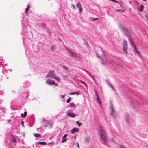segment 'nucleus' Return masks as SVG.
<instances>
[{
	"instance_id": "a19ab883",
	"label": "nucleus",
	"mask_w": 148,
	"mask_h": 148,
	"mask_svg": "<svg viewBox=\"0 0 148 148\" xmlns=\"http://www.w3.org/2000/svg\"><path fill=\"white\" fill-rule=\"evenodd\" d=\"M144 1H146V0H143Z\"/></svg>"
},
{
	"instance_id": "0eeeda50",
	"label": "nucleus",
	"mask_w": 148,
	"mask_h": 148,
	"mask_svg": "<svg viewBox=\"0 0 148 148\" xmlns=\"http://www.w3.org/2000/svg\"><path fill=\"white\" fill-rule=\"evenodd\" d=\"M95 95L97 97V103H99L100 104H101V102L100 99L99 98V96L98 95L97 92H96V93L95 94Z\"/></svg>"
},
{
	"instance_id": "423d86ee",
	"label": "nucleus",
	"mask_w": 148,
	"mask_h": 148,
	"mask_svg": "<svg viewBox=\"0 0 148 148\" xmlns=\"http://www.w3.org/2000/svg\"><path fill=\"white\" fill-rule=\"evenodd\" d=\"M68 52L69 53H70L71 56L75 58H77L78 57L77 54L75 52L71 50H69Z\"/></svg>"
},
{
	"instance_id": "9b49d317",
	"label": "nucleus",
	"mask_w": 148,
	"mask_h": 148,
	"mask_svg": "<svg viewBox=\"0 0 148 148\" xmlns=\"http://www.w3.org/2000/svg\"><path fill=\"white\" fill-rule=\"evenodd\" d=\"M68 115L70 116L73 118H74L75 117V114L73 113H69Z\"/></svg>"
},
{
	"instance_id": "2eb2a0df",
	"label": "nucleus",
	"mask_w": 148,
	"mask_h": 148,
	"mask_svg": "<svg viewBox=\"0 0 148 148\" xmlns=\"http://www.w3.org/2000/svg\"><path fill=\"white\" fill-rule=\"evenodd\" d=\"M67 136V134H65L64 135L63 137V139L64 140L62 141V142H65L67 140V139L66 138L65 139V138Z\"/></svg>"
},
{
	"instance_id": "4c0bfd02",
	"label": "nucleus",
	"mask_w": 148,
	"mask_h": 148,
	"mask_svg": "<svg viewBox=\"0 0 148 148\" xmlns=\"http://www.w3.org/2000/svg\"><path fill=\"white\" fill-rule=\"evenodd\" d=\"M22 124L23 125L24 122H23V121H22Z\"/></svg>"
},
{
	"instance_id": "6ab92c4d",
	"label": "nucleus",
	"mask_w": 148,
	"mask_h": 148,
	"mask_svg": "<svg viewBox=\"0 0 148 148\" xmlns=\"http://www.w3.org/2000/svg\"><path fill=\"white\" fill-rule=\"evenodd\" d=\"M76 123L77 124L79 127H80L82 125V123L79 122L78 121H77Z\"/></svg>"
},
{
	"instance_id": "6e6552de",
	"label": "nucleus",
	"mask_w": 148,
	"mask_h": 148,
	"mask_svg": "<svg viewBox=\"0 0 148 148\" xmlns=\"http://www.w3.org/2000/svg\"><path fill=\"white\" fill-rule=\"evenodd\" d=\"M79 130L77 128H73L71 131V133L73 134L75 133L76 132H79Z\"/></svg>"
},
{
	"instance_id": "39448f33",
	"label": "nucleus",
	"mask_w": 148,
	"mask_h": 148,
	"mask_svg": "<svg viewBox=\"0 0 148 148\" xmlns=\"http://www.w3.org/2000/svg\"><path fill=\"white\" fill-rule=\"evenodd\" d=\"M110 113L111 115L115 117V115L116 114L115 110L112 106L110 107Z\"/></svg>"
},
{
	"instance_id": "4be33fe9",
	"label": "nucleus",
	"mask_w": 148,
	"mask_h": 148,
	"mask_svg": "<svg viewBox=\"0 0 148 148\" xmlns=\"http://www.w3.org/2000/svg\"><path fill=\"white\" fill-rule=\"evenodd\" d=\"M144 6L143 5H141V6H140V11H142L143 10V9L144 8Z\"/></svg>"
},
{
	"instance_id": "7ed1b4c3",
	"label": "nucleus",
	"mask_w": 148,
	"mask_h": 148,
	"mask_svg": "<svg viewBox=\"0 0 148 148\" xmlns=\"http://www.w3.org/2000/svg\"><path fill=\"white\" fill-rule=\"evenodd\" d=\"M120 27L121 28V30L125 33V34L128 36H129L130 35V31L127 28L125 27L122 25L120 24L119 25Z\"/></svg>"
},
{
	"instance_id": "58836bf2",
	"label": "nucleus",
	"mask_w": 148,
	"mask_h": 148,
	"mask_svg": "<svg viewBox=\"0 0 148 148\" xmlns=\"http://www.w3.org/2000/svg\"><path fill=\"white\" fill-rule=\"evenodd\" d=\"M51 77H53V78H54V77H55L54 76V75H52V76H51Z\"/></svg>"
},
{
	"instance_id": "f704fd0d",
	"label": "nucleus",
	"mask_w": 148,
	"mask_h": 148,
	"mask_svg": "<svg viewBox=\"0 0 148 148\" xmlns=\"http://www.w3.org/2000/svg\"><path fill=\"white\" fill-rule=\"evenodd\" d=\"M72 5L73 7V9L75 10V7L74 5V4H72Z\"/></svg>"
},
{
	"instance_id": "e433bc0d",
	"label": "nucleus",
	"mask_w": 148,
	"mask_h": 148,
	"mask_svg": "<svg viewBox=\"0 0 148 148\" xmlns=\"http://www.w3.org/2000/svg\"><path fill=\"white\" fill-rule=\"evenodd\" d=\"M98 19V18H93V20H97Z\"/></svg>"
},
{
	"instance_id": "5701e85b",
	"label": "nucleus",
	"mask_w": 148,
	"mask_h": 148,
	"mask_svg": "<svg viewBox=\"0 0 148 148\" xmlns=\"http://www.w3.org/2000/svg\"><path fill=\"white\" fill-rule=\"evenodd\" d=\"M77 94V95H78L79 94V93H78V92H74L71 93H70V95H74V94Z\"/></svg>"
},
{
	"instance_id": "f8f14e48",
	"label": "nucleus",
	"mask_w": 148,
	"mask_h": 148,
	"mask_svg": "<svg viewBox=\"0 0 148 148\" xmlns=\"http://www.w3.org/2000/svg\"><path fill=\"white\" fill-rule=\"evenodd\" d=\"M27 115V112L25 111L24 112V114L22 113L21 114V116L23 118H25Z\"/></svg>"
},
{
	"instance_id": "f03ea898",
	"label": "nucleus",
	"mask_w": 148,
	"mask_h": 148,
	"mask_svg": "<svg viewBox=\"0 0 148 148\" xmlns=\"http://www.w3.org/2000/svg\"><path fill=\"white\" fill-rule=\"evenodd\" d=\"M128 44L127 42L125 39L123 40V51L125 54L127 55V54Z\"/></svg>"
},
{
	"instance_id": "ddd939ff",
	"label": "nucleus",
	"mask_w": 148,
	"mask_h": 148,
	"mask_svg": "<svg viewBox=\"0 0 148 148\" xmlns=\"http://www.w3.org/2000/svg\"><path fill=\"white\" fill-rule=\"evenodd\" d=\"M34 136L35 137H41V135L40 134L38 133H34Z\"/></svg>"
},
{
	"instance_id": "f3484780",
	"label": "nucleus",
	"mask_w": 148,
	"mask_h": 148,
	"mask_svg": "<svg viewBox=\"0 0 148 148\" xmlns=\"http://www.w3.org/2000/svg\"><path fill=\"white\" fill-rule=\"evenodd\" d=\"M38 144H39L42 145H45L46 144V143L44 142H38Z\"/></svg>"
},
{
	"instance_id": "9d476101",
	"label": "nucleus",
	"mask_w": 148,
	"mask_h": 148,
	"mask_svg": "<svg viewBox=\"0 0 148 148\" xmlns=\"http://www.w3.org/2000/svg\"><path fill=\"white\" fill-rule=\"evenodd\" d=\"M54 70H51L50 71L47 75H46V77L47 78L49 77L54 72Z\"/></svg>"
},
{
	"instance_id": "bb28decb",
	"label": "nucleus",
	"mask_w": 148,
	"mask_h": 148,
	"mask_svg": "<svg viewBox=\"0 0 148 148\" xmlns=\"http://www.w3.org/2000/svg\"><path fill=\"white\" fill-rule=\"evenodd\" d=\"M76 145L77 147H78V148H79V143H76Z\"/></svg>"
},
{
	"instance_id": "cd10ccee",
	"label": "nucleus",
	"mask_w": 148,
	"mask_h": 148,
	"mask_svg": "<svg viewBox=\"0 0 148 148\" xmlns=\"http://www.w3.org/2000/svg\"><path fill=\"white\" fill-rule=\"evenodd\" d=\"M109 84L110 85V86L113 89H115L114 87L112 86L111 84Z\"/></svg>"
},
{
	"instance_id": "aec40b11",
	"label": "nucleus",
	"mask_w": 148,
	"mask_h": 148,
	"mask_svg": "<svg viewBox=\"0 0 148 148\" xmlns=\"http://www.w3.org/2000/svg\"><path fill=\"white\" fill-rule=\"evenodd\" d=\"M12 142H15L16 141V139L13 136H12Z\"/></svg>"
},
{
	"instance_id": "c85d7f7f",
	"label": "nucleus",
	"mask_w": 148,
	"mask_h": 148,
	"mask_svg": "<svg viewBox=\"0 0 148 148\" xmlns=\"http://www.w3.org/2000/svg\"><path fill=\"white\" fill-rule=\"evenodd\" d=\"M82 84H84L86 87H87V85L85 82H84L83 81H82Z\"/></svg>"
},
{
	"instance_id": "ea45409f",
	"label": "nucleus",
	"mask_w": 148,
	"mask_h": 148,
	"mask_svg": "<svg viewBox=\"0 0 148 148\" xmlns=\"http://www.w3.org/2000/svg\"><path fill=\"white\" fill-rule=\"evenodd\" d=\"M121 148H126L125 147V146H123V147H121Z\"/></svg>"
},
{
	"instance_id": "72a5a7b5",
	"label": "nucleus",
	"mask_w": 148,
	"mask_h": 148,
	"mask_svg": "<svg viewBox=\"0 0 148 148\" xmlns=\"http://www.w3.org/2000/svg\"><path fill=\"white\" fill-rule=\"evenodd\" d=\"M74 104L73 103H71V104L69 106L71 107H73V106H74Z\"/></svg>"
},
{
	"instance_id": "a878e982",
	"label": "nucleus",
	"mask_w": 148,
	"mask_h": 148,
	"mask_svg": "<svg viewBox=\"0 0 148 148\" xmlns=\"http://www.w3.org/2000/svg\"><path fill=\"white\" fill-rule=\"evenodd\" d=\"M132 46L134 48L135 47H136V45H135L134 42H132L131 43Z\"/></svg>"
},
{
	"instance_id": "b1692460",
	"label": "nucleus",
	"mask_w": 148,
	"mask_h": 148,
	"mask_svg": "<svg viewBox=\"0 0 148 148\" xmlns=\"http://www.w3.org/2000/svg\"><path fill=\"white\" fill-rule=\"evenodd\" d=\"M55 48L56 47L55 46H52L51 47V49L53 51L55 49Z\"/></svg>"
},
{
	"instance_id": "2f4dec72",
	"label": "nucleus",
	"mask_w": 148,
	"mask_h": 148,
	"mask_svg": "<svg viewBox=\"0 0 148 148\" xmlns=\"http://www.w3.org/2000/svg\"><path fill=\"white\" fill-rule=\"evenodd\" d=\"M130 41L131 43H132V42H134L130 38Z\"/></svg>"
},
{
	"instance_id": "1a4fd4ad",
	"label": "nucleus",
	"mask_w": 148,
	"mask_h": 148,
	"mask_svg": "<svg viewBox=\"0 0 148 148\" xmlns=\"http://www.w3.org/2000/svg\"><path fill=\"white\" fill-rule=\"evenodd\" d=\"M76 7H78L79 9V11L81 12L82 10V8L81 7V3H77L76 4Z\"/></svg>"
},
{
	"instance_id": "f257e3e1",
	"label": "nucleus",
	"mask_w": 148,
	"mask_h": 148,
	"mask_svg": "<svg viewBox=\"0 0 148 148\" xmlns=\"http://www.w3.org/2000/svg\"><path fill=\"white\" fill-rule=\"evenodd\" d=\"M100 135L103 143L104 144H106L108 139L106 135L104 130L101 127H99V129Z\"/></svg>"
},
{
	"instance_id": "412c9836",
	"label": "nucleus",
	"mask_w": 148,
	"mask_h": 148,
	"mask_svg": "<svg viewBox=\"0 0 148 148\" xmlns=\"http://www.w3.org/2000/svg\"><path fill=\"white\" fill-rule=\"evenodd\" d=\"M54 78L57 80H58L59 82H60V79L58 77H54Z\"/></svg>"
},
{
	"instance_id": "c9c22d12",
	"label": "nucleus",
	"mask_w": 148,
	"mask_h": 148,
	"mask_svg": "<svg viewBox=\"0 0 148 148\" xmlns=\"http://www.w3.org/2000/svg\"><path fill=\"white\" fill-rule=\"evenodd\" d=\"M61 97L62 98H63L65 97V96L64 95H62Z\"/></svg>"
},
{
	"instance_id": "a211bd4d",
	"label": "nucleus",
	"mask_w": 148,
	"mask_h": 148,
	"mask_svg": "<svg viewBox=\"0 0 148 148\" xmlns=\"http://www.w3.org/2000/svg\"><path fill=\"white\" fill-rule=\"evenodd\" d=\"M29 5H27V8L26 9V10L25 12L27 14V11L29 10Z\"/></svg>"
},
{
	"instance_id": "4468645a",
	"label": "nucleus",
	"mask_w": 148,
	"mask_h": 148,
	"mask_svg": "<svg viewBox=\"0 0 148 148\" xmlns=\"http://www.w3.org/2000/svg\"><path fill=\"white\" fill-rule=\"evenodd\" d=\"M135 51V52L137 53L138 54H139L140 56H141L140 55V52L138 51V49H137V47H134Z\"/></svg>"
},
{
	"instance_id": "393cba45",
	"label": "nucleus",
	"mask_w": 148,
	"mask_h": 148,
	"mask_svg": "<svg viewBox=\"0 0 148 148\" xmlns=\"http://www.w3.org/2000/svg\"><path fill=\"white\" fill-rule=\"evenodd\" d=\"M116 11H121V12H125V10H122L121 9H117L116 10Z\"/></svg>"
},
{
	"instance_id": "7c9ffc66",
	"label": "nucleus",
	"mask_w": 148,
	"mask_h": 148,
	"mask_svg": "<svg viewBox=\"0 0 148 148\" xmlns=\"http://www.w3.org/2000/svg\"><path fill=\"white\" fill-rule=\"evenodd\" d=\"M145 16L146 18V20L148 21V15L147 14H146Z\"/></svg>"
},
{
	"instance_id": "c756f323",
	"label": "nucleus",
	"mask_w": 148,
	"mask_h": 148,
	"mask_svg": "<svg viewBox=\"0 0 148 148\" xmlns=\"http://www.w3.org/2000/svg\"><path fill=\"white\" fill-rule=\"evenodd\" d=\"M71 98H70V99H67L66 101V102L68 103H69V101H70L71 100Z\"/></svg>"
},
{
	"instance_id": "473e14b6",
	"label": "nucleus",
	"mask_w": 148,
	"mask_h": 148,
	"mask_svg": "<svg viewBox=\"0 0 148 148\" xmlns=\"http://www.w3.org/2000/svg\"><path fill=\"white\" fill-rule=\"evenodd\" d=\"M52 85L55 84L56 85H57V84L54 81H53V82H51Z\"/></svg>"
},
{
	"instance_id": "20e7f679",
	"label": "nucleus",
	"mask_w": 148,
	"mask_h": 148,
	"mask_svg": "<svg viewBox=\"0 0 148 148\" xmlns=\"http://www.w3.org/2000/svg\"><path fill=\"white\" fill-rule=\"evenodd\" d=\"M102 62L103 64H108L109 63H110V59L107 56V57L105 56L103 57Z\"/></svg>"
},
{
	"instance_id": "dca6fc26",
	"label": "nucleus",
	"mask_w": 148,
	"mask_h": 148,
	"mask_svg": "<svg viewBox=\"0 0 148 148\" xmlns=\"http://www.w3.org/2000/svg\"><path fill=\"white\" fill-rule=\"evenodd\" d=\"M46 83L49 85H52L51 82L50 80L48 79L46 81Z\"/></svg>"
}]
</instances>
